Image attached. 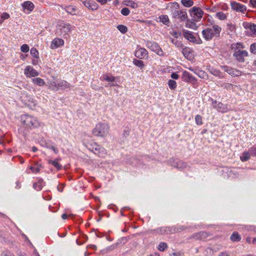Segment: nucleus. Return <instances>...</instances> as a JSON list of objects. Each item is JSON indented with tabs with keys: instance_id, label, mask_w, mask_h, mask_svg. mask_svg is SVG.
Masks as SVG:
<instances>
[{
	"instance_id": "1",
	"label": "nucleus",
	"mask_w": 256,
	"mask_h": 256,
	"mask_svg": "<svg viewBox=\"0 0 256 256\" xmlns=\"http://www.w3.org/2000/svg\"><path fill=\"white\" fill-rule=\"evenodd\" d=\"M21 122L26 127L33 128L40 126V123L36 118L29 114H24L21 117Z\"/></svg>"
},
{
	"instance_id": "2",
	"label": "nucleus",
	"mask_w": 256,
	"mask_h": 256,
	"mask_svg": "<svg viewBox=\"0 0 256 256\" xmlns=\"http://www.w3.org/2000/svg\"><path fill=\"white\" fill-rule=\"evenodd\" d=\"M110 126L106 123H99L92 130V134L96 136L104 137L107 135Z\"/></svg>"
},
{
	"instance_id": "3",
	"label": "nucleus",
	"mask_w": 256,
	"mask_h": 256,
	"mask_svg": "<svg viewBox=\"0 0 256 256\" xmlns=\"http://www.w3.org/2000/svg\"><path fill=\"white\" fill-rule=\"evenodd\" d=\"M72 26L69 24L60 23L57 26L56 32L60 36H65L72 30Z\"/></svg>"
},
{
	"instance_id": "4",
	"label": "nucleus",
	"mask_w": 256,
	"mask_h": 256,
	"mask_svg": "<svg viewBox=\"0 0 256 256\" xmlns=\"http://www.w3.org/2000/svg\"><path fill=\"white\" fill-rule=\"evenodd\" d=\"M86 148L90 150L94 154L100 156H103L106 154V150L104 148L97 144L96 143L86 145Z\"/></svg>"
},
{
	"instance_id": "5",
	"label": "nucleus",
	"mask_w": 256,
	"mask_h": 256,
	"mask_svg": "<svg viewBox=\"0 0 256 256\" xmlns=\"http://www.w3.org/2000/svg\"><path fill=\"white\" fill-rule=\"evenodd\" d=\"M147 47L151 50L156 52L160 56H164V54L158 44L155 42L148 41L146 44Z\"/></svg>"
},
{
	"instance_id": "6",
	"label": "nucleus",
	"mask_w": 256,
	"mask_h": 256,
	"mask_svg": "<svg viewBox=\"0 0 256 256\" xmlns=\"http://www.w3.org/2000/svg\"><path fill=\"white\" fill-rule=\"evenodd\" d=\"M222 68L224 72L232 76H239L242 74V72L236 68L228 67L226 66H222Z\"/></svg>"
},
{
	"instance_id": "7",
	"label": "nucleus",
	"mask_w": 256,
	"mask_h": 256,
	"mask_svg": "<svg viewBox=\"0 0 256 256\" xmlns=\"http://www.w3.org/2000/svg\"><path fill=\"white\" fill-rule=\"evenodd\" d=\"M24 74L28 78L35 77L39 75V73L30 66H28L24 70Z\"/></svg>"
},
{
	"instance_id": "8",
	"label": "nucleus",
	"mask_w": 256,
	"mask_h": 256,
	"mask_svg": "<svg viewBox=\"0 0 256 256\" xmlns=\"http://www.w3.org/2000/svg\"><path fill=\"white\" fill-rule=\"evenodd\" d=\"M172 16L174 18L179 20L180 21H184L186 19L188 16L186 12L185 11L176 10L173 12Z\"/></svg>"
},
{
	"instance_id": "9",
	"label": "nucleus",
	"mask_w": 256,
	"mask_h": 256,
	"mask_svg": "<svg viewBox=\"0 0 256 256\" xmlns=\"http://www.w3.org/2000/svg\"><path fill=\"white\" fill-rule=\"evenodd\" d=\"M203 14L204 12L200 8L194 6L190 10V15L195 20L202 18Z\"/></svg>"
},
{
	"instance_id": "10",
	"label": "nucleus",
	"mask_w": 256,
	"mask_h": 256,
	"mask_svg": "<svg viewBox=\"0 0 256 256\" xmlns=\"http://www.w3.org/2000/svg\"><path fill=\"white\" fill-rule=\"evenodd\" d=\"M231 6L233 10L238 12L244 13V12L246 10V7L244 5H243L236 2H232Z\"/></svg>"
},
{
	"instance_id": "11",
	"label": "nucleus",
	"mask_w": 256,
	"mask_h": 256,
	"mask_svg": "<svg viewBox=\"0 0 256 256\" xmlns=\"http://www.w3.org/2000/svg\"><path fill=\"white\" fill-rule=\"evenodd\" d=\"M234 56L238 62H244V57L248 56V52L246 50H238L234 52Z\"/></svg>"
},
{
	"instance_id": "12",
	"label": "nucleus",
	"mask_w": 256,
	"mask_h": 256,
	"mask_svg": "<svg viewBox=\"0 0 256 256\" xmlns=\"http://www.w3.org/2000/svg\"><path fill=\"white\" fill-rule=\"evenodd\" d=\"M148 56V51L144 48H138L135 52V56L140 59L147 58Z\"/></svg>"
},
{
	"instance_id": "13",
	"label": "nucleus",
	"mask_w": 256,
	"mask_h": 256,
	"mask_svg": "<svg viewBox=\"0 0 256 256\" xmlns=\"http://www.w3.org/2000/svg\"><path fill=\"white\" fill-rule=\"evenodd\" d=\"M202 34L204 38L206 40H210L214 36V34L212 33L211 29L208 28L202 31Z\"/></svg>"
},
{
	"instance_id": "14",
	"label": "nucleus",
	"mask_w": 256,
	"mask_h": 256,
	"mask_svg": "<svg viewBox=\"0 0 256 256\" xmlns=\"http://www.w3.org/2000/svg\"><path fill=\"white\" fill-rule=\"evenodd\" d=\"M214 107L216 108L218 111L222 112H226L228 110V108L226 105L220 102H218L216 101H214Z\"/></svg>"
},
{
	"instance_id": "15",
	"label": "nucleus",
	"mask_w": 256,
	"mask_h": 256,
	"mask_svg": "<svg viewBox=\"0 0 256 256\" xmlns=\"http://www.w3.org/2000/svg\"><path fill=\"white\" fill-rule=\"evenodd\" d=\"M27 100H24L26 104L30 108L34 109L36 106V101L30 96H26Z\"/></svg>"
},
{
	"instance_id": "16",
	"label": "nucleus",
	"mask_w": 256,
	"mask_h": 256,
	"mask_svg": "<svg viewBox=\"0 0 256 256\" xmlns=\"http://www.w3.org/2000/svg\"><path fill=\"white\" fill-rule=\"evenodd\" d=\"M64 44L63 40L59 38H54L52 42L51 48L52 49L56 48Z\"/></svg>"
},
{
	"instance_id": "17",
	"label": "nucleus",
	"mask_w": 256,
	"mask_h": 256,
	"mask_svg": "<svg viewBox=\"0 0 256 256\" xmlns=\"http://www.w3.org/2000/svg\"><path fill=\"white\" fill-rule=\"evenodd\" d=\"M58 86L59 89H66L70 88V85L69 83H68L66 81L62 80H58Z\"/></svg>"
},
{
	"instance_id": "18",
	"label": "nucleus",
	"mask_w": 256,
	"mask_h": 256,
	"mask_svg": "<svg viewBox=\"0 0 256 256\" xmlns=\"http://www.w3.org/2000/svg\"><path fill=\"white\" fill-rule=\"evenodd\" d=\"M208 236L207 234L204 232H200L196 233L190 236L191 238L196 240H202L206 238Z\"/></svg>"
},
{
	"instance_id": "19",
	"label": "nucleus",
	"mask_w": 256,
	"mask_h": 256,
	"mask_svg": "<svg viewBox=\"0 0 256 256\" xmlns=\"http://www.w3.org/2000/svg\"><path fill=\"white\" fill-rule=\"evenodd\" d=\"M183 36L186 38L190 42H194L196 40V38L192 34V32L188 30L184 31L183 32Z\"/></svg>"
},
{
	"instance_id": "20",
	"label": "nucleus",
	"mask_w": 256,
	"mask_h": 256,
	"mask_svg": "<svg viewBox=\"0 0 256 256\" xmlns=\"http://www.w3.org/2000/svg\"><path fill=\"white\" fill-rule=\"evenodd\" d=\"M212 33L214 34V36H218L222 30V28L217 24H214L211 28H210Z\"/></svg>"
},
{
	"instance_id": "21",
	"label": "nucleus",
	"mask_w": 256,
	"mask_h": 256,
	"mask_svg": "<svg viewBox=\"0 0 256 256\" xmlns=\"http://www.w3.org/2000/svg\"><path fill=\"white\" fill-rule=\"evenodd\" d=\"M183 76L187 82L194 83L196 82V78L187 72H184Z\"/></svg>"
},
{
	"instance_id": "22",
	"label": "nucleus",
	"mask_w": 256,
	"mask_h": 256,
	"mask_svg": "<svg viewBox=\"0 0 256 256\" xmlns=\"http://www.w3.org/2000/svg\"><path fill=\"white\" fill-rule=\"evenodd\" d=\"M84 6L92 10H96L98 8V4L94 2H90L86 1L84 2Z\"/></svg>"
},
{
	"instance_id": "23",
	"label": "nucleus",
	"mask_w": 256,
	"mask_h": 256,
	"mask_svg": "<svg viewBox=\"0 0 256 256\" xmlns=\"http://www.w3.org/2000/svg\"><path fill=\"white\" fill-rule=\"evenodd\" d=\"M182 53L184 56L188 60H191L192 58V54L191 50L189 48H182Z\"/></svg>"
},
{
	"instance_id": "24",
	"label": "nucleus",
	"mask_w": 256,
	"mask_h": 256,
	"mask_svg": "<svg viewBox=\"0 0 256 256\" xmlns=\"http://www.w3.org/2000/svg\"><path fill=\"white\" fill-rule=\"evenodd\" d=\"M54 80H50L48 82V84L50 86V88L53 90H58V81H55V77L54 76H52Z\"/></svg>"
},
{
	"instance_id": "25",
	"label": "nucleus",
	"mask_w": 256,
	"mask_h": 256,
	"mask_svg": "<svg viewBox=\"0 0 256 256\" xmlns=\"http://www.w3.org/2000/svg\"><path fill=\"white\" fill-rule=\"evenodd\" d=\"M22 7L24 9L31 12L34 8V4L31 2L26 1L22 4Z\"/></svg>"
},
{
	"instance_id": "26",
	"label": "nucleus",
	"mask_w": 256,
	"mask_h": 256,
	"mask_svg": "<svg viewBox=\"0 0 256 256\" xmlns=\"http://www.w3.org/2000/svg\"><path fill=\"white\" fill-rule=\"evenodd\" d=\"M32 81L34 84L40 86H44L46 84L44 80L40 78H34L32 80Z\"/></svg>"
},
{
	"instance_id": "27",
	"label": "nucleus",
	"mask_w": 256,
	"mask_h": 256,
	"mask_svg": "<svg viewBox=\"0 0 256 256\" xmlns=\"http://www.w3.org/2000/svg\"><path fill=\"white\" fill-rule=\"evenodd\" d=\"M230 239L233 242H239L241 240V236L238 232H234L231 235Z\"/></svg>"
},
{
	"instance_id": "28",
	"label": "nucleus",
	"mask_w": 256,
	"mask_h": 256,
	"mask_svg": "<svg viewBox=\"0 0 256 256\" xmlns=\"http://www.w3.org/2000/svg\"><path fill=\"white\" fill-rule=\"evenodd\" d=\"M156 232L160 234H168V232L170 231V228L168 227L160 228L154 230Z\"/></svg>"
},
{
	"instance_id": "29",
	"label": "nucleus",
	"mask_w": 256,
	"mask_h": 256,
	"mask_svg": "<svg viewBox=\"0 0 256 256\" xmlns=\"http://www.w3.org/2000/svg\"><path fill=\"white\" fill-rule=\"evenodd\" d=\"M65 10L68 13L72 15L76 14V8L74 6H67L65 8Z\"/></svg>"
},
{
	"instance_id": "30",
	"label": "nucleus",
	"mask_w": 256,
	"mask_h": 256,
	"mask_svg": "<svg viewBox=\"0 0 256 256\" xmlns=\"http://www.w3.org/2000/svg\"><path fill=\"white\" fill-rule=\"evenodd\" d=\"M250 152H244L242 156H240V158L242 162H246L248 160L250 157Z\"/></svg>"
},
{
	"instance_id": "31",
	"label": "nucleus",
	"mask_w": 256,
	"mask_h": 256,
	"mask_svg": "<svg viewBox=\"0 0 256 256\" xmlns=\"http://www.w3.org/2000/svg\"><path fill=\"white\" fill-rule=\"evenodd\" d=\"M160 22L166 25H168L170 22L169 18L166 15H162L159 16Z\"/></svg>"
},
{
	"instance_id": "32",
	"label": "nucleus",
	"mask_w": 256,
	"mask_h": 256,
	"mask_svg": "<svg viewBox=\"0 0 256 256\" xmlns=\"http://www.w3.org/2000/svg\"><path fill=\"white\" fill-rule=\"evenodd\" d=\"M124 4L126 6H130L134 8H136L138 6V4L132 0H125L124 2Z\"/></svg>"
},
{
	"instance_id": "33",
	"label": "nucleus",
	"mask_w": 256,
	"mask_h": 256,
	"mask_svg": "<svg viewBox=\"0 0 256 256\" xmlns=\"http://www.w3.org/2000/svg\"><path fill=\"white\" fill-rule=\"evenodd\" d=\"M133 64L135 66H138V68H140L141 69L143 68L144 66V64L143 61L140 60H137V59H134V60Z\"/></svg>"
},
{
	"instance_id": "34",
	"label": "nucleus",
	"mask_w": 256,
	"mask_h": 256,
	"mask_svg": "<svg viewBox=\"0 0 256 256\" xmlns=\"http://www.w3.org/2000/svg\"><path fill=\"white\" fill-rule=\"evenodd\" d=\"M48 163L52 164L58 170L62 168V166L58 162L57 159L54 160H50Z\"/></svg>"
},
{
	"instance_id": "35",
	"label": "nucleus",
	"mask_w": 256,
	"mask_h": 256,
	"mask_svg": "<svg viewBox=\"0 0 256 256\" xmlns=\"http://www.w3.org/2000/svg\"><path fill=\"white\" fill-rule=\"evenodd\" d=\"M103 80L110 82H114L116 80L115 77L112 76L104 74L103 76Z\"/></svg>"
},
{
	"instance_id": "36",
	"label": "nucleus",
	"mask_w": 256,
	"mask_h": 256,
	"mask_svg": "<svg viewBox=\"0 0 256 256\" xmlns=\"http://www.w3.org/2000/svg\"><path fill=\"white\" fill-rule=\"evenodd\" d=\"M181 2L183 6L186 7H190L193 5V1L192 0H182Z\"/></svg>"
},
{
	"instance_id": "37",
	"label": "nucleus",
	"mask_w": 256,
	"mask_h": 256,
	"mask_svg": "<svg viewBox=\"0 0 256 256\" xmlns=\"http://www.w3.org/2000/svg\"><path fill=\"white\" fill-rule=\"evenodd\" d=\"M216 16L220 20H225L227 18V16L223 12H218L216 14Z\"/></svg>"
},
{
	"instance_id": "38",
	"label": "nucleus",
	"mask_w": 256,
	"mask_h": 256,
	"mask_svg": "<svg viewBox=\"0 0 256 256\" xmlns=\"http://www.w3.org/2000/svg\"><path fill=\"white\" fill-rule=\"evenodd\" d=\"M171 42L177 48H182L183 46V44L180 41H178L176 40H174L173 38H170Z\"/></svg>"
},
{
	"instance_id": "39",
	"label": "nucleus",
	"mask_w": 256,
	"mask_h": 256,
	"mask_svg": "<svg viewBox=\"0 0 256 256\" xmlns=\"http://www.w3.org/2000/svg\"><path fill=\"white\" fill-rule=\"evenodd\" d=\"M168 84L169 88L171 90H174L176 88V82L175 80H170L168 82Z\"/></svg>"
},
{
	"instance_id": "40",
	"label": "nucleus",
	"mask_w": 256,
	"mask_h": 256,
	"mask_svg": "<svg viewBox=\"0 0 256 256\" xmlns=\"http://www.w3.org/2000/svg\"><path fill=\"white\" fill-rule=\"evenodd\" d=\"M168 248L167 244L164 242H160L158 246V250L160 251L164 252Z\"/></svg>"
},
{
	"instance_id": "41",
	"label": "nucleus",
	"mask_w": 256,
	"mask_h": 256,
	"mask_svg": "<svg viewBox=\"0 0 256 256\" xmlns=\"http://www.w3.org/2000/svg\"><path fill=\"white\" fill-rule=\"evenodd\" d=\"M194 119L196 124L200 126L203 124L202 118L200 115H196Z\"/></svg>"
},
{
	"instance_id": "42",
	"label": "nucleus",
	"mask_w": 256,
	"mask_h": 256,
	"mask_svg": "<svg viewBox=\"0 0 256 256\" xmlns=\"http://www.w3.org/2000/svg\"><path fill=\"white\" fill-rule=\"evenodd\" d=\"M117 28L122 34H125L128 31L127 27L122 24L118 25Z\"/></svg>"
},
{
	"instance_id": "43",
	"label": "nucleus",
	"mask_w": 256,
	"mask_h": 256,
	"mask_svg": "<svg viewBox=\"0 0 256 256\" xmlns=\"http://www.w3.org/2000/svg\"><path fill=\"white\" fill-rule=\"evenodd\" d=\"M30 54H32V56L36 58H38V57H39V54H38V50H36V48H32L31 50H30Z\"/></svg>"
},
{
	"instance_id": "44",
	"label": "nucleus",
	"mask_w": 256,
	"mask_h": 256,
	"mask_svg": "<svg viewBox=\"0 0 256 256\" xmlns=\"http://www.w3.org/2000/svg\"><path fill=\"white\" fill-rule=\"evenodd\" d=\"M30 48L28 44H24L20 47V50L22 52L26 53L29 51Z\"/></svg>"
},
{
	"instance_id": "45",
	"label": "nucleus",
	"mask_w": 256,
	"mask_h": 256,
	"mask_svg": "<svg viewBox=\"0 0 256 256\" xmlns=\"http://www.w3.org/2000/svg\"><path fill=\"white\" fill-rule=\"evenodd\" d=\"M186 227L182 226H176L174 228V231L177 232H180L186 230Z\"/></svg>"
},
{
	"instance_id": "46",
	"label": "nucleus",
	"mask_w": 256,
	"mask_h": 256,
	"mask_svg": "<svg viewBox=\"0 0 256 256\" xmlns=\"http://www.w3.org/2000/svg\"><path fill=\"white\" fill-rule=\"evenodd\" d=\"M120 12L122 15L127 16L130 14V11L128 8H124L122 9Z\"/></svg>"
},
{
	"instance_id": "47",
	"label": "nucleus",
	"mask_w": 256,
	"mask_h": 256,
	"mask_svg": "<svg viewBox=\"0 0 256 256\" xmlns=\"http://www.w3.org/2000/svg\"><path fill=\"white\" fill-rule=\"evenodd\" d=\"M228 30L230 32H234L236 30V26L232 24H227Z\"/></svg>"
},
{
	"instance_id": "48",
	"label": "nucleus",
	"mask_w": 256,
	"mask_h": 256,
	"mask_svg": "<svg viewBox=\"0 0 256 256\" xmlns=\"http://www.w3.org/2000/svg\"><path fill=\"white\" fill-rule=\"evenodd\" d=\"M194 72L198 74L199 77L202 78H204L205 76H206L205 72L202 70H199L198 72Z\"/></svg>"
},
{
	"instance_id": "49",
	"label": "nucleus",
	"mask_w": 256,
	"mask_h": 256,
	"mask_svg": "<svg viewBox=\"0 0 256 256\" xmlns=\"http://www.w3.org/2000/svg\"><path fill=\"white\" fill-rule=\"evenodd\" d=\"M42 166L41 164H40L38 166L37 168H35L34 166H31L30 167V169L34 172L37 173L40 171V168Z\"/></svg>"
},
{
	"instance_id": "50",
	"label": "nucleus",
	"mask_w": 256,
	"mask_h": 256,
	"mask_svg": "<svg viewBox=\"0 0 256 256\" xmlns=\"http://www.w3.org/2000/svg\"><path fill=\"white\" fill-rule=\"evenodd\" d=\"M250 52L256 54V42L251 44L250 47Z\"/></svg>"
},
{
	"instance_id": "51",
	"label": "nucleus",
	"mask_w": 256,
	"mask_h": 256,
	"mask_svg": "<svg viewBox=\"0 0 256 256\" xmlns=\"http://www.w3.org/2000/svg\"><path fill=\"white\" fill-rule=\"evenodd\" d=\"M211 72L214 76H220V77L221 76H220L221 75V72H220V71H219L218 70H212L211 71Z\"/></svg>"
},
{
	"instance_id": "52",
	"label": "nucleus",
	"mask_w": 256,
	"mask_h": 256,
	"mask_svg": "<svg viewBox=\"0 0 256 256\" xmlns=\"http://www.w3.org/2000/svg\"><path fill=\"white\" fill-rule=\"evenodd\" d=\"M126 242V238H122L118 240V242L115 244L116 246H118L120 244H124Z\"/></svg>"
},
{
	"instance_id": "53",
	"label": "nucleus",
	"mask_w": 256,
	"mask_h": 256,
	"mask_svg": "<svg viewBox=\"0 0 256 256\" xmlns=\"http://www.w3.org/2000/svg\"><path fill=\"white\" fill-rule=\"evenodd\" d=\"M10 18V14L7 12H4L1 15V19L3 20H7Z\"/></svg>"
},
{
	"instance_id": "54",
	"label": "nucleus",
	"mask_w": 256,
	"mask_h": 256,
	"mask_svg": "<svg viewBox=\"0 0 256 256\" xmlns=\"http://www.w3.org/2000/svg\"><path fill=\"white\" fill-rule=\"evenodd\" d=\"M34 188L36 190H40L42 189V186L40 184L34 183L33 184Z\"/></svg>"
},
{
	"instance_id": "55",
	"label": "nucleus",
	"mask_w": 256,
	"mask_h": 256,
	"mask_svg": "<svg viewBox=\"0 0 256 256\" xmlns=\"http://www.w3.org/2000/svg\"><path fill=\"white\" fill-rule=\"evenodd\" d=\"M250 28L252 34L256 35V24L251 25Z\"/></svg>"
},
{
	"instance_id": "56",
	"label": "nucleus",
	"mask_w": 256,
	"mask_h": 256,
	"mask_svg": "<svg viewBox=\"0 0 256 256\" xmlns=\"http://www.w3.org/2000/svg\"><path fill=\"white\" fill-rule=\"evenodd\" d=\"M249 152H250V154L252 155L256 156V148H255V147L251 148L250 149Z\"/></svg>"
},
{
	"instance_id": "57",
	"label": "nucleus",
	"mask_w": 256,
	"mask_h": 256,
	"mask_svg": "<svg viewBox=\"0 0 256 256\" xmlns=\"http://www.w3.org/2000/svg\"><path fill=\"white\" fill-rule=\"evenodd\" d=\"M237 46H240L242 48H243V46L242 44H240V43H237L236 44H232V49H236L238 48V47Z\"/></svg>"
},
{
	"instance_id": "58",
	"label": "nucleus",
	"mask_w": 256,
	"mask_h": 256,
	"mask_svg": "<svg viewBox=\"0 0 256 256\" xmlns=\"http://www.w3.org/2000/svg\"><path fill=\"white\" fill-rule=\"evenodd\" d=\"M171 78L173 79H174V80H177L178 79L179 76L176 73V72H172V74H171Z\"/></svg>"
},
{
	"instance_id": "59",
	"label": "nucleus",
	"mask_w": 256,
	"mask_h": 256,
	"mask_svg": "<svg viewBox=\"0 0 256 256\" xmlns=\"http://www.w3.org/2000/svg\"><path fill=\"white\" fill-rule=\"evenodd\" d=\"M171 34L176 38H178V36H180V33H178L176 32H171Z\"/></svg>"
},
{
	"instance_id": "60",
	"label": "nucleus",
	"mask_w": 256,
	"mask_h": 256,
	"mask_svg": "<svg viewBox=\"0 0 256 256\" xmlns=\"http://www.w3.org/2000/svg\"><path fill=\"white\" fill-rule=\"evenodd\" d=\"M111 0H96V1L100 3L101 4H106L108 1H110Z\"/></svg>"
},
{
	"instance_id": "61",
	"label": "nucleus",
	"mask_w": 256,
	"mask_h": 256,
	"mask_svg": "<svg viewBox=\"0 0 256 256\" xmlns=\"http://www.w3.org/2000/svg\"><path fill=\"white\" fill-rule=\"evenodd\" d=\"M2 256H14L10 252H6L2 254Z\"/></svg>"
},
{
	"instance_id": "62",
	"label": "nucleus",
	"mask_w": 256,
	"mask_h": 256,
	"mask_svg": "<svg viewBox=\"0 0 256 256\" xmlns=\"http://www.w3.org/2000/svg\"><path fill=\"white\" fill-rule=\"evenodd\" d=\"M250 4L254 8H256V0H250Z\"/></svg>"
},
{
	"instance_id": "63",
	"label": "nucleus",
	"mask_w": 256,
	"mask_h": 256,
	"mask_svg": "<svg viewBox=\"0 0 256 256\" xmlns=\"http://www.w3.org/2000/svg\"><path fill=\"white\" fill-rule=\"evenodd\" d=\"M218 256H230V255L226 252H220Z\"/></svg>"
},
{
	"instance_id": "64",
	"label": "nucleus",
	"mask_w": 256,
	"mask_h": 256,
	"mask_svg": "<svg viewBox=\"0 0 256 256\" xmlns=\"http://www.w3.org/2000/svg\"><path fill=\"white\" fill-rule=\"evenodd\" d=\"M68 215L66 214H63L62 216V218L64 220H66L68 218Z\"/></svg>"
}]
</instances>
